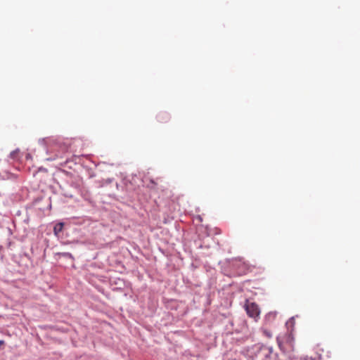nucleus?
<instances>
[{
	"label": "nucleus",
	"mask_w": 360,
	"mask_h": 360,
	"mask_svg": "<svg viewBox=\"0 0 360 360\" xmlns=\"http://www.w3.org/2000/svg\"><path fill=\"white\" fill-rule=\"evenodd\" d=\"M157 119L160 122H167L169 120V115L166 112H161L158 115Z\"/></svg>",
	"instance_id": "nucleus-5"
},
{
	"label": "nucleus",
	"mask_w": 360,
	"mask_h": 360,
	"mask_svg": "<svg viewBox=\"0 0 360 360\" xmlns=\"http://www.w3.org/2000/svg\"><path fill=\"white\" fill-rule=\"evenodd\" d=\"M276 316V312L270 311L267 313L264 316V323L265 325H271L273 321L275 319Z\"/></svg>",
	"instance_id": "nucleus-4"
},
{
	"label": "nucleus",
	"mask_w": 360,
	"mask_h": 360,
	"mask_svg": "<svg viewBox=\"0 0 360 360\" xmlns=\"http://www.w3.org/2000/svg\"><path fill=\"white\" fill-rule=\"evenodd\" d=\"M245 309L248 314V315L257 320V319L259 316L260 310L257 304L255 302H251L249 300H246L245 304Z\"/></svg>",
	"instance_id": "nucleus-2"
},
{
	"label": "nucleus",
	"mask_w": 360,
	"mask_h": 360,
	"mask_svg": "<svg viewBox=\"0 0 360 360\" xmlns=\"http://www.w3.org/2000/svg\"><path fill=\"white\" fill-rule=\"evenodd\" d=\"M250 360H276L278 354L274 352L273 347L263 344H255L247 351Z\"/></svg>",
	"instance_id": "nucleus-1"
},
{
	"label": "nucleus",
	"mask_w": 360,
	"mask_h": 360,
	"mask_svg": "<svg viewBox=\"0 0 360 360\" xmlns=\"http://www.w3.org/2000/svg\"><path fill=\"white\" fill-rule=\"evenodd\" d=\"M262 331L265 336H266L269 338H271L272 335L270 331L267 330L266 329H263Z\"/></svg>",
	"instance_id": "nucleus-7"
},
{
	"label": "nucleus",
	"mask_w": 360,
	"mask_h": 360,
	"mask_svg": "<svg viewBox=\"0 0 360 360\" xmlns=\"http://www.w3.org/2000/svg\"><path fill=\"white\" fill-rule=\"evenodd\" d=\"M294 323H295V321H294V317H291L290 319V320L286 322V325L288 326L289 324L291 325V326L292 327L294 326Z\"/></svg>",
	"instance_id": "nucleus-8"
},
{
	"label": "nucleus",
	"mask_w": 360,
	"mask_h": 360,
	"mask_svg": "<svg viewBox=\"0 0 360 360\" xmlns=\"http://www.w3.org/2000/svg\"><path fill=\"white\" fill-rule=\"evenodd\" d=\"M231 265L233 267L236 268V273L234 275L240 276L242 274H246L248 271L247 264L243 262L241 259H234L231 262Z\"/></svg>",
	"instance_id": "nucleus-3"
},
{
	"label": "nucleus",
	"mask_w": 360,
	"mask_h": 360,
	"mask_svg": "<svg viewBox=\"0 0 360 360\" xmlns=\"http://www.w3.org/2000/svg\"><path fill=\"white\" fill-rule=\"evenodd\" d=\"M63 226V224L62 223H59V224H56L54 227V232L56 233H57L58 232L61 231Z\"/></svg>",
	"instance_id": "nucleus-6"
}]
</instances>
